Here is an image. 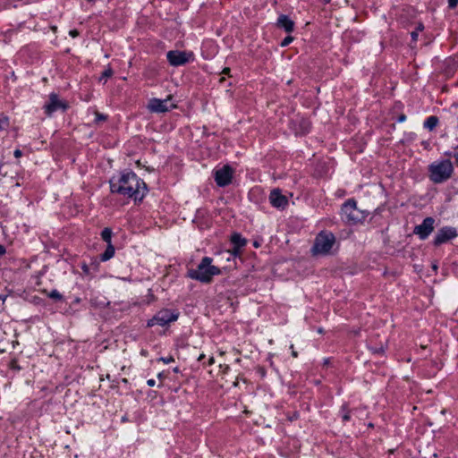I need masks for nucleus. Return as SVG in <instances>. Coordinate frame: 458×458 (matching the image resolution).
<instances>
[{
    "mask_svg": "<svg viewBox=\"0 0 458 458\" xmlns=\"http://www.w3.org/2000/svg\"><path fill=\"white\" fill-rule=\"evenodd\" d=\"M110 189L113 193H118L135 200H141L147 192L145 182L134 173H125L110 180Z\"/></svg>",
    "mask_w": 458,
    "mask_h": 458,
    "instance_id": "f257e3e1",
    "label": "nucleus"
},
{
    "mask_svg": "<svg viewBox=\"0 0 458 458\" xmlns=\"http://www.w3.org/2000/svg\"><path fill=\"white\" fill-rule=\"evenodd\" d=\"M212 259L205 257L202 259L196 269H191L188 272V276L191 279L200 281L202 283H209L212 277L216 275L220 274V269L211 265Z\"/></svg>",
    "mask_w": 458,
    "mask_h": 458,
    "instance_id": "f03ea898",
    "label": "nucleus"
},
{
    "mask_svg": "<svg viewBox=\"0 0 458 458\" xmlns=\"http://www.w3.org/2000/svg\"><path fill=\"white\" fill-rule=\"evenodd\" d=\"M454 171L450 160L434 162L429 165L430 179L436 183H440L451 177Z\"/></svg>",
    "mask_w": 458,
    "mask_h": 458,
    "instance_id": "7ed1b4c3",
    "label": "nucleus"
},
{
    "mask_svg": "<svg viewBox=\"0 0 458 458\" xmlns=\"http://www.w3.org/2000/svg\"><path fill=\"white\" fill-rule=\"evenodd\" d=\"M335 242V238L333 233L322 232L318 234L312 247L314 255H327L330 253Z\"/></svg>",
    "mask_w": 458,
    "mask_h": 458,
    "instance_id": "20e7f679",
    "label": "nucleus"
},
{
    "mask_svg": "<svg viewBox=\"0 0 458 458\" xmlns=\"http://www.w3.org/2000/svg\"><path fill=\"white\" fill-rule=\"evenodd\" d=\"M343 216L352 222H359L363 219L364 216L360 210L357 208L356 202L352 199L347 200L342 207Z\"/></svg>",
    "mask_w": 458,
    "mask_h": 458,
    "instance_id": "39448f33",
    "label": "nucleus"
},
{
    "mask_svg": "<svg viewBox=\"0 0 458 458\" xmlns=\"http://www.w3.org/2000/svg\"><path fill=\"white\" fill-rule=\"evenodd\" d=\"M172 97L169 96L167 98L161 100L158 98H152L149 100L148 108L154 113H165L169 110L175 108L176 105L171 103Z\"/></svg>",
    "mask_w": 458,
    "mask_h": 458,
    "instance_id": "423d86ee",
    "label": "nucleus"
},
{
    "mask_svg": "<svg viewBox=\"0 0 458 458\" xmlns=\"http://www.w3.org/2000/svg\"><path fill=\"white\" fill-rule=\"evenodd\" d=\"M178 318V315L171 312L168 310L159 311L152 319L148 322V327L154 325L165 326L166 324L175 321Z\"/></svg>",
    "mask_w": 458,
    "mask_h": 458,
    "instance_id": "0eeeda50",
    "label": "nucleus"
},
{
    "mask_svg": "<svg viewBox=\"0 0 458 458\" xmlns=\"http://www.w3.org/2000/svg\"><path fill=\"white\" fill-rule=\"evenodd\" d=\"M191 56H192L191 53H186V52H182V51H177V50H172L166 54L167 60L170 63V64L173 66H179V65L185 64L186 63H188L190 61Z\"/></svg>",
    "mask_w": 458,
    "mask_h": 458,
    "instance_id": "6e6552de",
    "label": "nucleus"
},
{
    "mask_svg": "<svg viewBox=\"0 0 458 458\" xmlns=\"http://www.w3.org/2000/svg\"><path fill=\"white\" fill-rule=\"evenodd\" d=\"M233 169L229 165H224L222 168L216 170L215 181L218 186L225 187L232 182Z\"/></svg>",
    "mask_w": 458,
    "mask_h": 458,
    "instance_id": "1a4fd4ad",
    "label": "nucleus"
},
{
    "mask_svg": "<svg viewBox=\"0 0 458 458\" xmlns=\"http://www.w3.org/2000/svg\"><path fill=\"white\" fill-rule=\"evenodd\" d=\"M457 236V232L453 227H443L439 229L435 236L434 244L440 245Z\"/></svg>",
    "mask_w": 458,
    "mask_h": 458,
    "instance_id": "9d476101",
    "label": "nucleus"
},
{
    "mask_svg": "<svg viewBox=\"0 0 458 458\" xmlns=\"http://www.w3.org/2000/svg\"><path fill=\"white\" fill-rule=\"evenodd\" d=\"M435 220L432 217H427L421 225L414 228V233L418 234L420 239H426L434 230Z\"/></svg>",
    "mask_w": 458,
    "mask_h": 458,
    "instance_id": "9b49d317",
    "label": "nucleus"
},
{
    "mask_svg": "<svg viewBox=\"0 0 458 458\" xmlns=\"http://www.w3.org/2000/svg\"><path fill=\"white\" fill-rule=\"evenodd\" d=\"M271 205L276 208L284 209L288 205V199L283 195L279 189H274L269 195Z\"/></svg>",
    "mask_w": 458,
    "mask_h": 458,
    "instance_id": "f8f14e48",
    "label": "nucleus"
},
{
    "mask_svg": "<svg viewBox=\"0 0 458 458\" xmlns=\"http://www.w3.org/2000/svg\"><path fill=\"white\" fill-rule=\"evenodd\" d=\"M58 108H65V106L57 98L55 94L50 95L49 103L45 106V110L47 114H51Z\"/></svg>",
    "mask_w": 458,
    "mask_h": 458,
    "instance_id": "ddd939ff",
    "label": "nucleus"
},
{
    "mask_svg": "<svg viewBox=\"0 0 458 458\" xmlns=\"http://www.w3.org/2000/svg\"><path fill=\"white\" fill-rule=\"evenodd\" d=\"M277 26L283 28L286 32H292L294 28V22L287 15H280L277 20Z\"/></svg>",
    "mask_w": 458,
    "mask_h": 458,
    "instance_id": "4468645a",
    "label": "nucleus"
},
{
    "mask_svg": "<svg viewBox=\"0 0 458 458\" xmlns=\"http://www.w3.org/2000/svg\"><path fill=\"white\" fill-rule=\"evenodd\" d=\"M438 123V118L437 116H429L424 123L425 128L428 129L429 131H432L436 128V126Z\"/></svg>",
    "mask_w": 458,
    "mask_h": 458,
    "instance_id": "2eb2a0df",
    "label": "nucleus"
},
{
    "mask_svg": "<svg viewBox=\"0 0 458 458\" xmlns=\"http://www.w3.org/2000/svg\"><path fill=\"white\" fill-rule=\"evenodd\" d=\"M231 241L234 246H237V248H242L246 244V240L238 233L233 234Z\"/></svg>",
    "mask_w": 458,
    "mask_h": 458,
    "instance_id": "dca6fc26",
    "label": "nucleus"
},
{
    "mask_svg": "<svg viewBox=\"0 0 458 458\" xmlns=\"http://www.w3.org/2000/svg\"><path fill=\"white\" fill-rule=\"evenodd\" d=\"M114 254V248L109 244L106 251L102 255V260L106 261L111 259Z\"/></svg>",
    "mask_w": 458,
    "mask_h": 458,
    "instance_id": "f3484780",
    "label": "nucleus"
},
{
    "mask_svg": "<svg viewBox=\"0 0 458 458\" xmlns=\"http://www.w3.org/2000/svg\"><path fill=\"white\" fill-rule=\"evenodd\" d=\"M114 74L113 69L111 67H107L102 73L101 77L99 78L100 81H104L106 83V80L110 78Z\"/></svg>",
    "mask_w": 458,
    "mask_h": 458,
    "instance_id": "a211bd4d",
    "label": "nucleus"
},
{
    "mask_svg": "<svg viewBox=\"0 0 458 458\" xmlns=\"http://www.w3.org/2000/svg\"><path fill=\"white\" fill-rule=\"evenodd\" d=\"M101 236H102L103 240L106 242H108L110 244V242H111V236H112V231L109 228H105L102 231Z\"/></svg>",
    "mask_w": 458,
    "mask_h": 458,
    "instance_id": "6ab92c4d",
    "label": "nucleus"
},
{
    "mask_svg": "<svg viewBox=\"0 0 458 458\" xmlns=\"http://www.w3.org/2000/svg\"><path fill=\"white\" fill-rule=\"evenodd\" d=\"M225 254L228 257H226V259L229 260L231 256H237L240 254V248H237V246H234L233 250H227L225 252Z\"/></svg>",
    "mask_w": 458,
    "mask_h": 458,
    "instance_id": "aec40b11",
    "label": "nucleus"
},
{
    "mask_svg": "<svg viewBox=\"0 0 458 458\" xmlns=\"http://www.w3.org/2000/svg\"><path fill=\"white\" fill-rule=\"evenodd\" d=\"M48 296L52 299H55V300H57V301H60L62 300L63 296L62 294L57 292L56 290H53L51 291L49 293H48Z\"/></svg>",
    "mask_w": 458,
    "mask_h": 458,
    "instance_id": "412c9836",
    "label": "nucleus"
},
{
    "mask_svg": "<svg viewBox=\"0 0 458 458\" xmlns=\"http://www.w3.org/2000/svg\"><path fill=\"white\" fill-rule=\"evenodd\" d=\"M95 114H96V122H101V121H106L107 116L103 114H100L98 113V111L95 112Z\"/></svg>",
    "mask_w": 458,
    "mask_h": 458,
    "instance_id": "4be33fe9",
    "label": "nucleus"
},
{
    "mask_svg": "<svg viewBox=\"0 0 458 458\" xmlns=\"http://www.w3.org/2000/svg\"><path fill=\"white\" fill-rule=\"evenodd\" d=\"M293 38L291 37V36H287L282 42H281V47H286L288 46L291 42H293Z\"/></svg>",
    "mask_w": 458,
    "mask_h": 458,
    "instance_id": "5701e85b",
    "label": "nucleus"
},
{
    "mask_svg": "<svg viewBox=\"0 0 458 458\" xmlns=\"http://www.w3.org/2000/svg\"><path fill=\"white\" fill-rule=\"evenodd\" d=\"M302 123H303V129H301V131L300 132L305 133L309 131L310 123L306 120H303Z\"/></svg>",
    "mask_w": 458,
    "mask_h": 458,
    "instance_id": "b1692460",
    "label": "nucleus"
},
{
    "mask_svg": "<svg viewBox=\"0 0 458 458\" xmlns=\"http://www.w3.org/2000/svg\"><path fill=\"white\" fill-rule=\"evenodd\" d=\"M159 360H160V361H163L164 363H169V362L174 361V358H173L172 356H169V357H167V358L161 357V358L159 359Z\"/></svg>",
    "mask_w": 458,
    "mask_h": 458,
    "instance_id": "393cba45",
    "label": "nucleus"
},
{
    "mask_svg": "<svg viewBox=\"0 0 458 458\" xmlns=\"http://www.w3.org/2000/svg\"><path fill=\"white\" fill-rule=\"evenodd\" d=\"M458 4V0H448V5L450 8H454Z\"/></svg>",
    "mask_w": 458,
    "mask_h": 458,
    "instance_id": "a878e982",
    "label": "nucleus"
},
{
    "mask_svg": "<svg viewBox=\"0 0 458 458\" xmlns=\"http://www.w3.org/2000/svg\"><path fill=\"white\" fill-rule=\"evenodd\" d=\"M418 36H419L418 31H412V32H411V38H412V40H413V41H416V40H417Z\"/></svg>",
    "mask_w": 458,
    "mask_h": 458,
    "instance_id": "bb28decb",
    "label": "nucleus"
},
{
    "mask_svg": "<svg viewBox=\"0 0 458 458\" xmlns=\"http://www.w3.org/2000/svg\"><path fill=\"white\" fill-rule=\"evenodd\" d=\"M290 348L292 349V355H293V357L297 358L298 357V352L293 350V344H291Z\"/></svg>",
    "mask_w": 458,
    "mask_h": 458,
    "instance_id": "cd10ccee",
    "label": "nucleus"
},
{
    "mask_svg": "<svg viewBox=\"0 0 458 458\" xmlns=\"http://www.w3.org/2000/svg\"><path fill=\"white\" fill-rule=\"evenodd\" d=\"M70 35H71L72 38H75V37H77V36L79 35V32H78V30H71V31H70Z\"/></svg>",
    "mask_w": 458,
    "mask_h": 458,
    "instance_id": "c85d7f7f",
    "label": "nucleus"
},
{
    "mask_svg": "<svg viewBox=\"0 0 458 458\" xmlns=\"http://www.w3.org/2000/svg\"><path fill=\"white\" fill-rule=\"evenodd\" d=\"M385 351V347L381 345L378 349H374V352H383Z\"/></svg>",
    "mask_w": 458,
    "mask_h": 458,
    "instance_id": "c756f323",
    "label": "nucleus"
},
{
    "mask_svg": "<svg viewBox=\"0 0 458 458\" xmlns=\"http://www.w3.org/2000/svg\"><path fill=\"white\" fill-rule=\"evenodd\" d=\"M14 157H21V151L20 149H16V150L14 151Z\"/></svg>",
    "mask_w": 458,
    "mask_h": 458,
    "instance_id": "7c9ffc66",
    "label": "nucleus"
},
{
    "mask_svg": "<svg viewBox=\"0 0 458 458\" xmlns=\"http://www.w3.org/2000/svg\"><path fill=\"white\" fill-rule=\"evenodd\" d=\"M148 386H154L156 382L154 379H148V382H147Z\"/></svg>",
    "mask_w": 458,
    "mask_h": 458,
    "instance_id": "2f4dec72",
    "label": "nucleus"
},
{
    "mask_svg": "<svg viewBox=\"0 0 458 458\" xmlns=\"http://www.w3.org/2000/svg\"><path fill=\"white\" fill-rule=\"evenodd\" d=\"M230 73V68H225L222 72V74L224 75H229Z\"/></svg>",
    "mask_w": 458,
    "mask_h": 458,
    "instance_id": "473e14b6",
    "label": "nucleus"
},
{
    "mask_svg": "<svg viewBox=\"0 0 458 458\" xmlns=\"http://www.w3.org/2000/svg\"><path fill=\"white\" fill-rule=\"evenodd\" d=\"M423 29H424V26H423L421 23H420V24L418 25V27H417V29H416V30H415V31H418V32H419V31H422V30H423Z\"/></svg>",
    "mask_w": 458,
    "mask_h": 458,
    "instance_id": "72a5a7b5",
    "label": "nucleus"
},
{
    "mask_svg": "<svg viewBox=\"0 0 458 458\" xmlns=\"http://www.w3.org/2000/svg\"><path fill=\"white\" fill-rule=\"evenodd\" d=\"M5 253V248L3 245H0V256Z\"/></svg>",
    "mask_w": 458,
    "mask_h": 458,
    "instance_id": "f704fd0d",
    "label": "nucleus"
},
{
    "mask_svg": "<svg viewBox=\"0 0 458 458\" xmlns=\"http://www.w3.org/2000/svg\"><path fill=\"white\" fill-rule=\"evenodd\" d=\"M349 419H350L349 412H346V413L343 416V420H344V421H347V420H349Z\"/></svg>",
    "mask_w": 458,
    "mask_h": 458,
    "instance_id": "c9c22d12",
    "label": "nucleus"
},
{
    "mask_svg": "<svg viewBox=\"0 0 458 458\" xmlns=\"http://www.w3.org/2000/svg\"><path fill=\"white\" fill-rule=\"evenodd\" d=\"M454 157H455L456 163L458 164V147L454 150Z\"/></svg>",
    "mask_w": 458,
    "mask_h": 458,
    "instance_id": "e433bc0d",
    "label": "nucleus"
},
{
    "mask_svg": "<svg viewBox=\"0 0 458 458\" xmlns=\"http://www.w3.org/2000/svg\"><path fill=\"white\" fill-rule=\"evenodd\" d=\"M4 124H6V120L5 119H0V130L3 128Z\"/></svg>",
    "mask_w": 458,
    "mask_h": 458,
    "instance_id": "4c0bfd02",
    "label": "nucleus"
},
{
    "mask_svg": "<svg viewBox=\"0 0 458 458\" xmlns=\"http://www.w3.org/2000/svg\"><path fill=\"white\" fill-rule=\"evenodd\" d=\"M405 119H406L405 115H404V114H402V115L398 118V121H399V122H403V121H405Z\"/></svg>",
    "mask_w": 458,
    "mask_h": 458,
    "instance_id": "58836bf2",
    "label": "nucleus"
},
{
    "mask_svg": "<svg viewBox=\"0 0 458 458\" xmlns=\"http://www.w3.org/2000/svg\"><path fill=\"white\" fill-rule=\"evenodd\" d=\"M215 360L213 357H210L209 360H208V364L209 365H212L214 363Z\"/></svg>",
    "mask_w": 458,
    "mask_h": 458,
    "instance_id": "ea45409f",
    "label": "nucleus"
},
{
    "mask_svg": "<svg viewBox=\"0 0 458 458\" xmlns=\"http://www.w3.org/2000/svg\"><path fill=\"white\" fill-rule=\"evenodd\" d=\"M205 358V355L204 354H200L199 357L198 358V360L200 361L202 360L203 359Z\"/></svg>",
    "mask_w": 458,
    "mask_h": 458,
    "instance_id": "a19ab883",
    "label": "nucleus"
},
{
    "mask_svg": "<svg viewBox=\"0 0 458 458\" xmlns=\"http://www.w3.org/2000/svg\"><path fill=\"white\" fill-rule=\"evenodd\" d=\"M6 299V296L0 295V300L4 302Z\"/></svg>",
    "mask_w": 458,
    "mask_h": 458,
    "instance_id": "79ce46f5",
    "label": "nucleus"
},
{
    "mask_svg": "<svg viewBox=\"0 0 458 458\" xmlns=\"http://www.w3.org/2000/svg\"><path fill=\"white\" fill-rule=\"evenodd\" d=\"M238 384H239V381H238V379H236V381H234L233 385H234L235 386H238Z\"/></svg>",
    "mask_w": 458,
    "mask_h": 458,
    "instance_id": "37998d69",
    "label": "nucleus"
},
{
    "mask_svg": "<svg viewBox=\"0 0 458 458\" xmlns=\"http://www.w3.org/2000/svg\"><path fill=\"white\" fill-rule=\"evenodd\" d=\"M224 81H225V77H221L219 80L220 82H223Z\"/></svg>",
    "mask_w": 458,
    "mask_h": 458,
    "instance_id": "c03bdc74",
    "label": "nucleus"
},
{
    "mask_svg": "<svg viewBox=\"0 0 458 458\" xmlns=\"http://www.w3.org/2000/svg\"><path fill=\"white\" fill-rule=\"evenodd\" d=\"M437 265H433V269L437 270Z\"/></svg>",
    "mask_w": 458,
    "mask_h": 458,
    "instance_id": "a18cd8bd",
    "label": "nucleus"
},
{
    "mask_svg": "<svg viewBox=\"0 0 458 458\" xmlns=\"http://www.w3.org/2000/svg\"><path fill=\"white\" fill-rule=\"evenodd\" d=\"M330 0H324L325 3H328Z\"/></svg>",
    "mask_w": 458,
    "mask_h": 458,
    "instance_id": "49530a36",
    "label": "nucleus"
}]
</instances>
